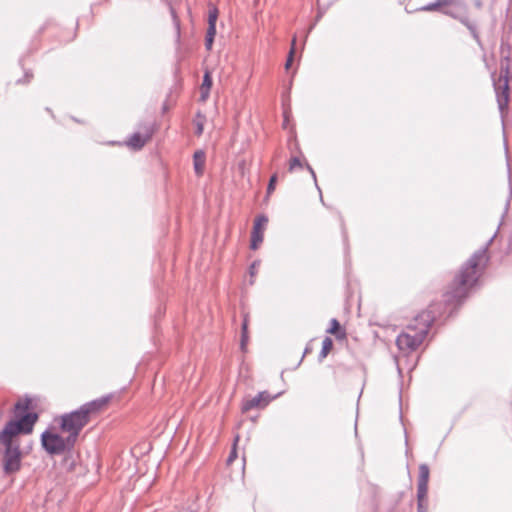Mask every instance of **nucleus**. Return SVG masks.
I'll return each mask as SVG.
<instances>
[{
	"instance_id": "14",
	"label": "nucleus",
	"mask_w": 512,
	"mask_h": 512,
	"mask_svg": "<svg viewBox=\"0 0 512 512\" xmlns=\"http://www.w3.org/2000/svg\"><path fill=\"white\" fill-rule=\"evenodd\" d=\"M461 23H463L471 32L473 38L479 42V35L476 29V26L472 24L466 17L460 18Z\"/></svg>"
},
{
	"instance_id": "23",
	"label": "nucleus",
	"mask_w": 512,
	"mask_h": 512,
	"mask_svg": "<svg viewBox=\"0 0 512 512\" xmlns=\"http://www.w3.org/2000/svg\"><path fill=\"white\" fill-rule=\"evenodd\" d=\"M216 35V25L215 24H208V29L206 32V37L214 38Z\"/></svg>"
},
{
	"instance_id": "3",
	"label": "nucleus",
	"mask_w": 512,
	"mask_h": 512,
	"mask_svg": "<svg viewBox=\"0 0 512 512\" xmlns=\"http://www.w3.org/2000/svg\"><path fill=\"white\" fill-rule=\"evenodd\" d=\"M435 318V314L430 309L417 315L413 323L409 324L406 330L397 337L398 348L405 352L416 350L426 338Z\"/></svg>"
},
{
	"instance_id": "27",
	"label": "nucleus",
	"mask_w": 512,
	"mask_h": 512,
	"mask_svg": "<svg viewBox=\"0 0 512 512\" xmlns=\"http://www.w3.org/2000/svg\"><path fill=\"white\" fill-rule=\"evenodd\" d=\"M203 132V124L202 123H197V130H196V133L198 135H201Z\"/></svg>"
},
{
	"instance_id": "25",
	"label": "nucleus",
	"mask_w": 512,
	"mask_h": 512,
	"mask_svg": "<svg viewBox=\"0 0 512 512\" xmlns=\"http://www.w3.org/2000/svg\"><path fill=\"white\" fill-rule=\"evenodd\" d=\"M171 14H172V18L174 20L175 26H176L177 30L179 31L180 30V23H179L178 17L175 14V11H174L173 8H171Z\"/></svg>"
},
{
	"instance_id": "2",
	"label": "nucleus",
	"mask_w": 512,
	"mask_h": 512,
	"mask_svg": "<svg viewBox=\"0 0 512 512\" xmlns=\"http://www.w3.org/2000/svg\"><path fill=\"white\" fill-rule=\"evenodd\" d=\"M495 236L496 234L488 240L485 246L474 252L461 267L447 291L448 302H461L478 282L489 262L488 249Z\"/></svg>"
},
{
	"instance_id": "12",
	"label": "nucleus",
	"mask_w": 512,
	"mask_h": 512,
	"mask_svg": "<svg viewBox=\"0 0 512 512\" xmlns=\"http://www.w3.org/2000/svg\"><path fill=\"white\" fill-rule=\"evenodd\" d=\"M211 86H212V78L210 76V73L208 71H206L203 76V82H202V85L200 88L202 101H205L208 98Z\"/></svg>"
},
{
	"instance_id": "13",
	"label": "nucleus",
	"mask_w": 512,
	"mask_h": 512,
	"mask_svg": "<svg viewBox=\"0 0 512 512\" xmlns=\"http://www.w3.org/2000/svg\"><path fill=\"white\" fill-rule=\"evenodd\" d=\"M456 3V0H436L434 3H430L422 8L425 11H433L445 6L453 5Z\"/></svg>"
},
{
	"instance_id": "24",
	"label": "nucleus",
	"mask_w": 512,
	"mask_h": 512,
	"mask_svg": "<svg viewBox=\"0 0 512 512\" xmlns=\"http://www.w3.org/2000/svg\"><path fill=\"white\" fill-rule=\"evenodd\" d=\"M236 458H237V452H236V448L234 447L228 456L227 462L232 463Z\"/></svg>"
},
{
	"instance_id": "30",
	"label": "nucleus",
	"mask_w": 512,
	"mask_h": 512,
	"mask_svg": "<svg viewBox=\"0 0 512 512\" xmlns=\"http://www.w3.org/2000/svg\"><path fill=\"white\" fill-rule=\"evenodd\" d=\"M444 13H445V14H447V15H449V16H451V17H453V18H458V17H457V15H454V14H453L451 11H449V10H445V11H444Z\"/></svg>"
},
{
	"instance_id": "8",
	"label": "nucleus",
	"mask_w": 512,
	"mask_h": 512,
	"mask_svg": "<svg viewBox=\"0 0 512 512\" xmlns=\"http://www.w3.org/2000/svg\"><path fill=\"white\" fill-rule=\"evenodd\" d=\"M143 132H135L131 135V137L127 141V145L134 149V150H140L147 141L152 137L153 135V127L150 124L144 125L142 127Z\"/></svg>"
},
{
	"instance_id": "17",
	"label": "nucleus",
	"mask_w": 512,
	"mask_h": 512,
	"mask_svg": "<svg viewBox=\"0 0 512 512\" xmlns=\"http://www.w3.org/2000/svg\"><path fill=\"white\" fill-rule=\"evenodd\" d=\"M295 44H296V38L293 37L291 49L289 51V55H288V58H287L286 63H285V69L286 70H288L291 67V65H292L293 57H294V53H295Z\"/></svg>"
},
{
	"instance_id": "21",
	"label": "nucleus",
	"mask_w": 512,
	"mask_h": 512,
	"mask_svg": "<svg viewBox=\"0 0 512 512\" xmlns=\"http://www.w3.org/2000/svg\"><path fill=\"white\" fill-rule=\"evenodd\" d=\"M276 182H277V175L273 174L271 176L268 186H267V194H271L275 190Z\"/></svg>"
},
{
	"instance_id": "20",
	"label": "nucleus",
	"mask_w": 512,
	"mask_h": 512,
	"mask_svg": "<svg viewBox=\"0 0 512 512\" xmlns=\"http://www.w3.org/2000/svg\"><path fill=\"white\" fill-rule=\"evenodd\" d=\"M340 324L337 321V319L333 318L330 321V327L328 328L327 332L331 334H336V332L339 330Z\"/></svg>"
},
{
	"instance_id": "7",
	"label": "nucleus",
	"mask_w": 512,
	"mask_h": 512,
	"mask_svg": "<svg viewBox=\"0 0 512 512\" xmlns=\"http://www.w3.org/2000/svg\"><path fill=\"white\" fill-rule=\"evenodd\" d=\"M429 467L427 464L419 466V477L417 483V510L418 512H426L428 509V481H429Z\"/></svg>"
},
{
	"instance_id": "5",
	"label": "nucleus",
	"mask_w": 512,
	"mask_h": 512,
	"mask_svg": "<svg viewBox=\"0 0 512 512\" xmlns=\"http://www.w3.org/2000/svg\"><path fill=\"white\" fill-rule=\"evenodd\" d=\"M501 63H500V75L498 80H494V88L496 91L498 107L501 113L507 108L509 102V68H510V57L505 54L504 45L501 46Z\"/></svg>"
},
{
	"instance_id": "28",
	"label": "nucleus",
	"mask_w": 512,
	"mask_h": 512,
	"mask_svg": "<svg viewBox=\"0 0 512 512\" xmlns=\"http://www.w3.org/2000/svg\"><path fill=\"white\" fill-rule=\"evenodd\" d=\"M307 166V169L310 171V173L312 174L314 180L316 181V175H315V172L314 170L311 168V166L309 164L306 165Z\"/></svg>"
},
{
	"instance_id": "18",
	"label": "nucleus",
	"mask_w": 512,
	"mask_h": 512,
	"mask_svg": "<svg viewBox=\"0 0 512 512\" xmlns=\"http://www.w3.org/2000/svg\"><path fill=\"white\" fill-rule=\"evenodd\" d=\"M217 18H218V10L216 7H213L209 10L208 24L212 23V24L216 25Z\"/></svg>"
},
{
	"instance_id": "22",
	"label": "nucleus",
	"mask_w": 512,
	"mask_h": 512,
	"mask_svg": "<svg viewBox=\"0 0 512 512\" xmlns=\"http://www.w3.org/2000/svg\"><path fill=\"white\" fill-rule=\"evenodd\" d=\"M216 35V25L215 24H208V29L206 32V37L214 38Z\"/></svg>"
},
{
	"instance_id": "15",
	"label": "nucleus",
	"mask_w": 512,
	"mask_h": 512,
	"mask_svg": "<svg viewBox=\"0 0 512 512\" xmlns=\"http://www.w3.org/2000/svg\"><path fill=\"white\" fill-rule=\"evenodd\" d=\"M333 346V341L331 338L326 337L322 342V349L320 352V357L324 358L330 352Z\"/></svg>"
},
{
	"instance_id": "31",
	"label": "nucleus",
	"mask_w": 512,
	"mask_h": 512,
	"mask_svg": "<svg viewBox=\"0 0 512 512\" xmlns=\"http://www.w3.org/2000/svg\"><path fill=\"white\" fill-rule=\"evenodd\" d=\"M475 5L477 8H481L482 7V2L480 0H475Z\"/></svg>"
},
{
	"instance_id": "11",
	"label": "nucleus",
	"mask_w": 512,
	"mask_h": 512,
	"mask_svg": "<svg viewBox=\"0 0 512 512\" xmlns=\"http://www.w3.org/2000/svg\"><path fill=\"white\" fill-rule=\"evenodd\" d=\"M206 156L204 151L198 150L193 155V164L196 175L201 176L204 172Z\"/></svg>"
},
{
	"instance_id": "16",
	"label": "nucleus",
	"mask_w": 512,
	"mask_h": 512,
	"mask_svg": "<svg viewBox=\"0 0 512 512\" xmlns=\"http://www.w3.org/2000/svg\"><path fill=\"white\" fill-rule=\"evenodd\" d=\"M247 327H248V320L247 317H244L243 323H242V338H241V349L244 350L246 343H247Z\"/></svg>"
},
{
	"instance_id": "19",
	"label": "nucleus",
	"mask_w": 512,
	"mask_h": 512,
	"mask_svg": "<svg viewBox=\"0 0 512 512\" xmlns=\"http://www.w3.org/2000/svg\"><path fill=\"white\" fill-rule=\"evenodd\" d=\"M301 167H302V163H301L300 159L298 157H292L289 162V171L292 172L296 168H301Z\"/></svg>"
},
{
	"instance_id": "10",
	"label": "nucleus",
	"mask_w": 512,
	"mask_h": 512,
	"mask_svg": "<svg viewBox=\"0 0 512 512\" xmlns=\"http://www.w3.org/2000/svg\"><path fill=\"white\" fill-rule=\"evenodd\" d=\"M273 398L266 392H259L256 396L245 399L242 403V411L248 412L254 408H264L266 407Z\"/></svg>"
},
{
	"instance_id": "29",
	"label": "nucleus",
	"mask_w": 512,
	"mask_h": 512,
	"mask_svg": "<svg viewBox=\"0 0 512 512\" xmlns=\"http://www.w3.org/2000/svg\"><path fill=\"white\" fill-rule=\"evenodd\" d=\"M256 265H257V263H256V262H254V263L251 265V267H250V272H251V274H252V275L254 274V270H256Z\"/></svg>"
},
{
	"instance_id": "1",
	"label": "nucleus",
	"mask_w": 512,
	"mask_h": 512,
	"mask_svg": "<svg viewBox=\"0 0 512 512\" xmlns=\"http://www.w3.org/2000/svg\"><path fill=\"white\" fill-rule=\"evenodd\" d=\"M29 401H18L14 405V413L18 420L9 421L0 432V443L5 446L3 469L6 474H12L21 467V453L18 445H13L12 438L18 434H29L38 418L35 413H25Z\"/></svg>"
},
{
	"instance_id": "26",
	"label": "nucleus",
	"mask_w": 512,
	"mask_h": 512,
	"mask_svg": "<svg viewBox=\"0 0 512 512\" xmlns=\"http://www.w3.org/2000/svg\"><path fill=\"white\" fill-rule=\"evenodd\" d=\"M213 42H214V38L205 37V47L207 50L212 49Z\"/></svg>"
},
{
	"instance_id": "4",
	"label": "nucleus",
	"mask_w": 512,
	"mask_h": 512,
	"mask_svg": "<svg viewBox=\"0 0 512 512\" xmlns=\"http://www.w3.org/2000/svg\"><path fill=\"white\" fill-rule=\"evenodd\" d=\"M102 405L101 401H92L82 405L78 410L62 415L60 418L61 429L67 432L68 437L75 443L80 431L89 422L90 414L99 410Z\"/></svg>"
},
{
	"instance_id": "6",
	"label": "nucleus",
	"mask_w": 512,
	"mask_h": 512,
	"mask_svg": "<svg viewBox=\"0 0 512 512\" xmlns=\"http://www.w3.org/2000/svg\"><path fill=\"white\" fill-rule=\"evenodd\" d=\"M42 446L51 455H60L71 450L75 443L67 436L66 438L48 430L41 435Z\"/></svg>"
},
{
	"instance_id": "9",
	"label": "nucleus",
	"mask_w": 512,
	"mask_h": 512,
	"mask_svg": "<svg viewBox=\"0 0 512 512\" xmlns=\"http://www.w3.org/2000/svg\"><path fill=\"white\" fill-rule=\"evenodd\" d=\"M268 223V218L264 215L256 217L251 234V249L256 250L263 241V231Z\"/></svg>"
},
{
	"instance_id": "32",
	"label": "nucleus",
	"mask_w": 512,
	"mask_h": 512,
	"mask_svg": "<svg viewBox=\"0 0 512 512\" xmlns=\"http://www.w3.org/2000/svg\"><path fill=\"white\" fill-rule=\"evenodd\" d=\"M313 27H314V24L310 26L308 33L313 29Z\"/></svg>"
}]
</instances>
